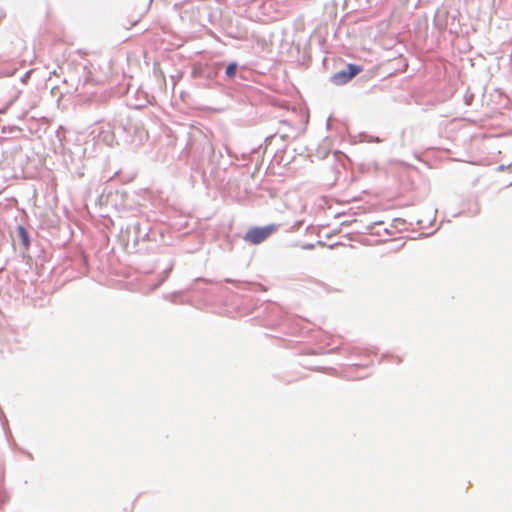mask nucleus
Masks as SVG:
<instances>
[{"label": "nucleus", "mask_w": 512, "mask_h": 512, "mask_svg": "<svg viewBox=\"0 0 512 512\" xmlns=\"http://www.w3.org/2000/svg\"><path fill=\"white\" fill-rule=\"evenodd\" d=\"M362 71V67L348 64L346 70H341L332 76V82L336 85H344Z\"/></svg>", "instance_id": "2"}, {"label": "nucleus", "mask_w": 512, "mask_h": 512, "mask_svg": "<svg viewBox=\"0 0 512 512\" xmlns=\"http://www.w3.org/2000/svg\"><path fill=\"white\" fill-rule=\"evenodd\" d=\"M236 70H237V64L236 63H230L227 68H226V75L229 77V78H232L235 76L236 74Z\"/></svg>", "instance_id": "3"}, {"label": "nucleus", "mask_w": 512, "mask_h": 512, "mask_svg": "<svg viewBox=\"0 0 512 512\" xmlns=\"http://www.w3.org/2000/svg\"><path fill=\"white\" fill-rule=\"evenodd\" d=\"M134 506L130 505L126 512H133Z\"/></svg>", "instance_id": "4"}, {"label": "nucleus", "mask_w": 512, "mask_h": 512, "mask_svg": "<svg viewBox=\"0 0 512 512\" xmlns=\"http://www.w3.org/2000/svg\"><path fill=\"white\" fill-rule=\"evenodd\" d=\"M19 230H20L21 234H25V229L23 227H20Z\"/></svg>", "instance_id": "5"}, {"label": "nucleus", "mask_w": 512, "mask_h": 512, "mask_svg": "<svg viewBox=\"0 0 512 512\" xmlns=\"http://www.w3.org/2000/svg\"><path fill=\"white\" fill-rule=\"evenodd\" d=\"M278 226L276 224H270L264 227H253L246 232L244 240L250 244H260L270 237Z\"/></svg>", "instance_id": "1"}]
</instances>
